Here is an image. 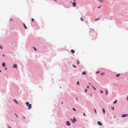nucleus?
<instances>
[{"instance_id":"obj_35","label":"nucleus","mask_w":128,"mask_h":128,"mask_svg":"<svg viewBox=\"0 0 128 128\" xmlns=\"http://www.w3.org/2000/svg\"><path fill=\"white\" fill-rule=\"evenodd\" d=\"M12 18H10V21H12Z\"/></svg>"},{"instance_id":"obj_5","label":"nucleus","mask_w":128,"mask_h":128,"mask_svg":"<svg viewBox=\"0 0 128 128\" xmlns=\"http://www.w3.org/2000/svg\"><path fill=\"white\" fill-rule=\"evenodd\" d=\"M13 67L14 68H16L17 69V64H14Z\"/></svg>"},{"instance_id":"obj_29","label":"nucleus","mask_w":128,"mask_h":128,"mask_svg":"<svg viewBox=\"0 0 128 128\" xmlns=\"http://www.w3.org/2000/svg\"><path fill=\"white\" fill-rule=\"evenodd\" d=\"M73 110H74V111H75L76 110V109L74 108H73Z\"/></svg>"},{"instance_id":"obj_23","label":"nucleus","mask_w":128,"mask_h":128,"mask_svg":"<svg viewBox=\"0 0 128 128\" xmlns=\"http://www.w3.org/2000/svg\"><path fill=\"white\" fill-rule=\"evenodd\" d=\"M34 20L33 18L32 19V22H33Z\"/></svg>"},{"instance_id":"obj_26","label":"nucleus","mask_w":128,"mask_h":128,"mask_svg":"<svg viewBox=\"0 0 128 128\" xmlns=\"http://www.w3.org/2000/svg\"><path fill=\"white\" fill-rule=\"evenodd\" d=\"M72 66H73V67L74 68H76V66H74V64H73Z\"/></svg>"},{"instance_id":"obj_46","label":"nucleus","mask_w":128,"mask_h":128,"mask_svg":"<svg viewBox=\"0 0 128 128\" xmlns=\"http://www.w3.org/2000/svg\"><path fill=\"white\" fill-rule=\"evenodd\" d=\"M2 56H4V54H3V55H2Z\"/></svg>"},{"instance_id":"obj_34","label":"nucleus","mask_w":128,"mask_h":128,"mask_svg":"<svg viewBox=\"0 0 128 128\" xmlns=\"http://www.w3.org/2000/svg\"><path fill=\"white\" fill-rule=\"evenodd\" d=\"M99 19V18H98L97 19H96L95 20H98Z\"/></svg>"},{"instance_id":"obj_6","label":"nucleus","mask_w":128,"mask_h":128,"mask_svg":"<svg viewBox=\"0 0 128 128\" xmlns=\"http://www.w3.org/2000/svg\"><path fill=\"white\" fill-rule=\"evenodd\" d=\"M97 123L100 126L102 125V123L100 121H98L97 122Z\"/></svg>"},{"instance_id":"obj_8","label":"nucleus","mask_w":128,"mask_h":128,"mask_svg":"<svg viewBox=\"0 0 128 128\" xmlns=\"http://www.w3.org/2000/svg\"><path fill=\"white\" fill-rule=\"evenodd\" d=\"M71 52L73 54L75 52V51L73 50H71Z\"/></svg>"},{"instance_id":"obj_21","label":"nucleus","mask_w":128,"mask_h":128,"mask_svg":"<svg viewBox=\"0 0 128 128\" xmlns=\"http://www.w3.org/2000/svg\"><path fill=\"white\" fill-rule=\"evenodd\" d=\"M33 48L34 49V50H35L36 51V48L34 47H33Z\"/></svg>"},{"instance_id":"obj_49","label":"nucleus","mask_w":128,"mask_h":128,"mask_svg":"<svg viewBox=\"0 0 128 128\" xmlns=\"http://www.w3.org/2000/svg\"><path fill=\"white\" fill-rule=\"evenodd\" d=\"M1 72V70H0V72Z\"/></svg>"},{"instance_id":"obj_25","label":"nucleus","mask_w":128,"mask_h":128,"mask_svg":"<svg viewBox=\"0 0 128 128\" xmlns=\"http://www.w3.org/2000/svg\"><path fill=\"white\" fill-rule=\"evenodd\" d=\"M77 63L78 64H79L80 63V62L79 61H77Z\"/></svg>"},{"instance_id":"obj_27","label":"nucleus","mask_w":128,"mask_h":128,"mask_svg":"<svg viewBox=\"0 0 128 128\" xmlns=\"http://www.w3.org/2000/svg\"><path fill=\"white\" fill-rule=\"evenodd\" d=\"M94 111H95V113H96V110L95 109H94Z\"/></svg>"},{"instance_id":"obj_36","label":"nucleus","mask_w":128,"mask_h":128,"mask_svg":"<svg viewBox=\"0 0 128 128\" xmlns=\"http://www.w3.org/2000/svg\"><path fill=\"white\" fill-rule=\"evenodd\" d=\"M101 7V6H98V8H100Z\"/></svg>"},{"instance_id":"obj_20","label":"nucleus","mask_w":128,"mask_h":128,"mask_svg":"<svg viewBox=\"0 0 128 128\" xmlns=\"http://www.w3.org/2000/svg\"><path fill=\"white\" fill-rule=\"evenodd\" d=\"M0 48L1 49H2V46H0Z\"/></svg>"},{"instance_id":"obj_12","label":"nucleus","mask_w":128,"mask_h":128,"mask_svg":"<svg viewBox=\"0 0 128 128\" xmlns=\"http://www.w3.org/2000/svg\"><path fill=\"white\" fill-rule=\"evenodd\" d=\"M105 92H106V95H107L108 94V91L107 90H105Z\"/></svg>"},{"instance_id":"obj_11","label":"nucleus","mask_w":128,"mask_h":128,"mask_svg":"<svg viewBox=\"0 0 128 128\" xmlns=\"http://www.w3.org/2000/svg\"><path fill=\"white\" fill-rule=\"evenodd\" d=\"M14 101L16 104H18L17 101L15 99H14Z\"/></svg>"},{"instance_id":"obj_47","label":"nucleus","mask_w":128,"mask_h":128,"mask_svg":"<svg viewBox=\"0 0 128 128\" xmlns=\"http://www.w3.org/2000/svg\"><path fill=\"white\" fill-rule=\"evenodd\" d=\"M89 84H90V85H91V84H90V83H89Z\"/></svg>"},{"instance_id":"obj_13","label":"nucleus","mask_w":128,"mask_h":128,"mask_svg":"<svg viewBox=\"0 0 128 128\" xmlns=\"http://www.w3.org/2000/svg\"><path fill=\"white\" fill-rule=\"evenodd\" d=\"M103 110V112L104 114L105 113V110H104V109L103 108L102 109Z\"/></svg>"},{"instance_id":"obj_31","label":"nucleus","mask_w":128,"mask_h":128,"mask_svg":"<svg viewBox=\"0 0 128 128\" xmlns=\"http://www.w3.org/2000/svg\"><path fill=\"white\" fill-rule=\"evenodd\" d=\"M103 91L102 90L100 91V92L101 93H102L103 92Z\"/></svg>"},{"instance_id":"obj_45","label":"nucleus","mask_w":128,"mask_h":128,"mask_svg":"<svg viewBox=\"0 0 128 128\" xmlns=\"http://www.w3.org/2000/svg\"><path fill=\"white\" fill-rule=\"evenodd\" d=\"M5 69L6 70L7 69V68H5Z\"/></svg>"},{"instance_id":"obj_24","label":"nucleus","mask_w":128,"mask_h":128,"mask_svg":"<svg viewBox=\"0 0 128 128\" xmlns=\"http://www.w3.org/2000/svg\"><path fill=\"white\" fill-rule=\"evenodd\" d=\"M92 86L95 90H96V89L95 88H94L93 86Z\"/></svg>"},{"instance_id":"obj_15","label":"nucleus","mask_w":128,"mask_h":128,"mask_svg":"<svg viewBox=\"0 0 128 128\" xmlns=\"http://www.w3.org/2000/svg\"><path fill=\"white\" fill-rule=\"evenodd\" d=\"M117 100H116L115 101L113 102V103L114 104H116L117 102Z\"/></svg>"},{"instance_id":"obj_4","label":"nucleus","mask_w":128,"mask_h":128,"mask_svg":"<svg viewBox=\"0 0 128 128\" xmlns=\"http://www.w3.org/2000/svg\"><path fill=\"white\" fill-rule=\"evenodd\" d=\"M66 124L68 126H70V122L68 121L66 122Z\"/></svg>"},{"instance_id":"obj_19","label":"nucleus","mask_w":128,"mask_h":128,"mask_svg":"<svg viewBox=\"0 0 128 128\" xmlns=\"http://www.w3.org/2000/svg\"><path fill=\"white\" fill-rule=\"evenodd\" d=\"M74 121H76V118H74Z\"/></svg>"},{"instance_id":"obj_44","label":"nucleus","mask_w":128,"mask_h":128,"mask_svg":"<svg viewBox=\"0 0 128 128\" xmlns=\"http://www.w3.org/2000/svg\"><path fill=\"white\" fill-rule=\"evenodd\" d=\"M74 2H76V0H73Z\"/></svg>"},{"instance_id":"obj_18","label":"nucleus","mask_w":128,"mask_h":128,"mask_svg":"<svg viewBox=\"0 0 128 128\" xmlns=\"http://www.w3.org/2000/svg\"><path fill=\"white\" fill-rule=\"evenodd\" d=\"M112 110H114V107H113L112 106Z\"/></svg>"},{"instance_id":"obj_7","label":"nucleus","mask_w":128,"mask_h":128,"mask_svg":"<svg viewBox=\"0 0 128 128\" xmlns=\"http://www.w3.org/2000/svg\"><path fill=\"white\" fill-rule=\"evenodd\" d=\"M86 74V72L85 71L83 72L82 73V74L83 75H85Z\"/></svg>"},{"instance_id":"obj_28","label":"nucleus","mask_w":128,"mask_h":128,"mask_svg":"<svg viewBox=\"0 0 128 128\" xmlns=\"http://www.w3.org/2000/svg\"><path fill=\"white\" fill-rule=\"evenodd\" d=\"M102 0H98L99 1H100V2H102Z\"/></svg>"},{"instance_id":"obj_43","label":"nucleus","mask_w":128,"mask_h":128,"mask_svg":"<svg viewBox=\"0 0 128 128\" xmlns=\"http://www.w3.org/2000/svg\"><path fill=\"white\" fill-rule=\"evenodd\" d=\"M23 118H24V119L25 118L24 117H23Z\"/></svg>"},{"instance_id":"obj_30","label":"nucleus","mask_w":128,"mask_h":128,"mask_svg":"<svg viewBox=\"0 0 128 128\" xmlns=\"http://www.w3.org/2000/svg\"><path fill=\"white\" fill-rule=\"evenodd\" d=\"M83 115L84 116H86V114L84 113V114H83Z\"/></svg>"},{"instance_id":"obj_37","label":"nucleus","mask_w":128,"mask_h":128,"mask_svg":"<svg viewBox=\"0 0 128 128\" xmlns=\"http://www.w3.org/2000/svg\"><path fill=\"white\" fill-rule=\"evenodd\" d=\"M80 20H82V21H83V20H82V18H80Z\"/></svg>"},{"instance_id":"obj_14","label":"nucleus","mask_w":128,"mask_h":128,"mask_svg":"<svg viewBox=\"0 0 128 128\" xmlns=\"http://www.w3.org/2000/svg\"><path fill=\"white\" fill-rule=\"evenodd\" d=\"M100 74L101 75L103 76L104 74V72H102Z\"/></svg>"},{"instance_id":"obj_32","label":"nucleus","mask_w":128,"mask_h":128,"mask_svg":"<svg viewBox=\"0 0 128 128\" xmlns=\"http://www.w3.org/2000/svg\"><path fill=\"white\" fill-rule=\"evenodd\" d=\"M15 115L18 118V116L16 114H15Z\"/></svg>"},{"instance_id":"obj_17","label":"nucleus","mask_w":128,"mask_h":128,"mask_svg":"<svg viewBox=\"0 0 128 128\" xmlns=\"http://www.w3.org/2000/svg\"><path fill=\"white\" fill-rule=\"evenodd\" d=\"M71 120L73 123H75V121H74L72 119H71Z\"/></svg>"},{"instance_id":"obj_9","label":"nucleus","mask_w":128,"mask_h":128,"mask_svg":"<svg viewBox=\"0 0 128 128\" xmlns=\"http://www.w3.org/2000/svg\"><path fill=\"white\" fill-rule=\"evenodd\" d=\"M23 26H24V28H25V29H27V27H26V26L25 24H24V23H23Z\"/></svg>"},{"instance_id":"obj_1","label":"nucleus","mask_w":128,"mask_h":128,"mask_svg":"<svg viewBox=\"0 0 128 128\" xmlns=\"http://www.w3.org/2000/svg\"><path fill=\"white\" fill-rule=\"evenodd\" d=\"M26 105L28 106V109H30L32 108V105L31 104H29V103L28 102H26Z\"/></svg>"},{"instance_id":"obj_3","label":"nucleus","mask_w":128,"mask_h":128,"mask_svg":"<svg viewBox=\"0 0 128 128\" xmlns=\"http://www.w3.org/2000/svg\"><path fill=\"white\" fill-rule=\"evenodd\" d=\"M72 4L74 7H76V2H72Z\"/></svg>"},{"instance_id":"obj_2","label":"nucleus","mask_w":128,"mask_h":128,"mask_svg":"<svg viewBox=\"0 0 128 128\" xmlns=\"http://www.w3.org/2000/svg\"><path fill=\"white\" fill-rule=\"evenodd\" d=\"M128 116V114H124L122 116V117H125Z\"/></svg>"},{"instance_id":"obj_41","label":"nucleus","mask_w":128,"mask_h":128,"mask_svg":"<svg viewBox=\"0 0 128 128\" xmlns=\"http://www.w3.org/2000/svg\"><path fill=\"white\" fill-rule=\"evenodd\" d=\"M8 127L9 128H11L10 126H8Z\"/></svg>"},{"instance_id":"obj_42","label":"nucleus","mask_w":128,"mask_h":128,"mask_svg":"<svg viewBox=\"0 0 128 128\" xmlns=\"http://www.w3.org/2000/svg\"><path fill=\"white\" fill-rule=\"evenodd\" d=\"M92 30H93L94 32V29H92Z\"/></svg>"},{"instance_id":"obj_39","label":"nucleus","mask_w":128,"mask_h":128,"mask_svg":"<svg viewBox=\"0 0 128 128\" xmlns=\"http://www.w3.org/2000/svg\"><path fill=\"white\" fill-rule=\"evenodd\" d=\"M100 72V71H98V72H96L97 73H99Z\"/></svg>"},{"instance_id":"obj_33","label":"nucleus","mask_w":128,"mask_h":128,"mask_svg":"<svg viewBox=\"0 0 128 128\" xmlns=\"http://www.w3.org/2000/svg\"><path fill=\"white\" fill-rule=\"evenodd\" d=\"M87 91V90L86 89L85 90V92H86Z\"/></svg>"},{"instance_id":"obj_16","label":"nucleus","mask_w":128,"mask_h":128,"mask_svg":"<svg viewBox=\"0 0 128 128\" xmlns=\"http://www.w3.org/2000/svg\"><path fill=\"white\" fill-rule=\"evenodd\" d=\"M120 74H116V76L117 77H118L120 76Z\"/></svg>"},{"instance_id":"obj_40","label":"nucleus","mask_w":128,"mask_h":128,"mask_svg":"<svg viewBox=\"0 0 128 128\" xmlns=\"http://www.w3.org/2000/svg\"><path fill=\"white\" fill-rule=\"evenodd\" d=\"M89 86H87V88H89Z\"/></svg>"},{"instance_id":"obj_22","label":"nucleus","mask_w":128,"mask_h":128,"mask_svg":"<svg viewBox=\"0 0 128 128\" xmlns=\"http://www.w3.org/2000/svg\"><path fill=\"white\" fill-rule=\"evenodd\" d=\"M77 84L78 85H79V82L78 81L77 82Z\"/></svg>"},{"instance_id":"obj_38","label":"nucleus","mask_w":128,"mask_h":128,"mask_svg":"<svg viewBox=\"0 0 128 128\" xmlns=\"http://www.w3.org/2000/svg\"><path fill=\"white\" fill-rule=\"evenodd\" d=\"M126 100H128V96H127V98H126Z\"/></svg>"},{"instance_id":"obj_10","label":"nucleus","mask_w":128,"mask_h":128,"mask_svg":"<svg viewBox=\"0 0 128 128\" xmlns=\"http://www.w3.org/2000/svg\"><path fill=\"white\" fill-rule=\"evenodd\" d=\"M2 66L3 67H4L5 66V64L4 62H3L2 64Z\"/></svg>"},{"instance_id":"obj_48","label":"nucleus","mask_w":128,"mask_h":128,"mask_svg":"<svg viewBox=\"0 0 128 128\" xmlns=\"http://www.w3.org/2000/svg\"><path fill=\"white\" fill-rule=\"evenodd\" d=\"M54 0L55 1H56V0Z\"/></svg>"}]
</instances>
